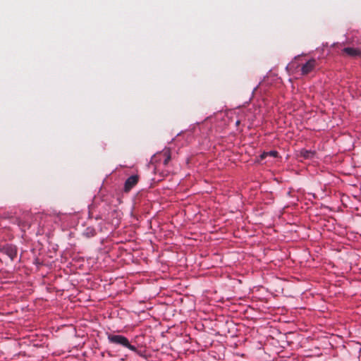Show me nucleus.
<instances>
[{
  "instance_id": "nucleus-1",
  "label": "nucleus",
  "mask_w": 361,
  "mask_h": 361,
  "mask_svg": "<svg viewBox=\"0 0 361 361\" xmlns=\"http://www.w3.org/2000/svg\"><path fill=\"white\" fill-rule=\"evenodd\" d=\"M108 339H109V342H111L112 343L121 345H122L125 348H127L128 349H129L133 352H135V353L137 351L136 347L131 345L129 343L128 339L123 336L110 334L108 336Z\"/></svg>"
},
{
  "instance_id": "nucleus-2",
  "label": "nucleus",
  "mask_w": 361,
  "mask_h": 361,
  "mask_svg": "<svg viewBox=\"0 0 361 361\" xmlns=\"http://www.w3.org/2000/svg\"><path fill=\"white\" fill-rule=\"evenodd\" d=\"M318 63L316 59H311L304 63L301 67V73L306 75L312 72L317 66Z\"/></svg>"
},
{
  "instance_id": "nucleus-3",
  "label": "nucleus",
  "mask_w": 361,
  "mask_h": 361,
  "mask_svg": "<svg viewBox=\"0 0 361 361\" xmlns=\"http://www.w3.org/2000/svg\"><path fill=\"white\" fill-rule=\"evenodd\" d=\"M0 251L6 255L11 261H13L17 256L18 250L15 245H6L1 247Z\"/></svg>"
},
{
  "instance_id": "nucleus-4",
  "label": "nucleus",
  "mask_w": 361,
  "mask_h": 361,
  "mask_svg": "<svg viewBox=\"0 0 361 361\" xmlns=\"http://www.w3.org/2000/svg\"><path fill=\"white\" fill-rule=\"evenodd\" d=\"M139 179L140 176L138 175H133L128 178L124 184V192H128L130 191L137 184Z\"/></svg>"
},
{
  "instance_id": "nucleus-5",
  "label": "nucleus",
  "mask_w": 361,
  "mask_h": 361,
  "mask_svg": "<svg viewBox=\"0 0 361 361\" xmlns=\"http://www.w3.org/2000/svg\"><path fill=\"white\" fill-rule=\"evenodd\" d=\"M343 52L350 56H361V51L353 47H345L343 49Z\"/></svg>"
},
{
  "instance_id": "nucleus-6",
  "label": "nucleus",
  "mask_w": 361,
  "mask_h": 361,
  "mask_svg": "<svg viewBox=\"0 0 361 361\" xmlns=\"http://www.w3.org/2000/svg\"><path fill=\"white\" fill-rule=\"evenodd\" d=\"M161 155L164 158L163 164L164 166H166L171 159L170 149H164L163 152L161 153Z\"/></svg>"
},
{
  "instance_id": "nucleus-7",
  "label": "nucleus",
  "mask_w": 361,
  "mask_h": 361,
  "mask_svg": "<svg viewBox=\"0 0 361 361\" xmlns=\"http://www.w3.org/2000/svg\"><path fill=\"white\" fill-rule=\"evenodd\" d=\"M300 154L305 159L311 158L314 153L312 151L306 150V149H302L300 151Z\"/></svg>"
},
{
  "instance_id": "nucleus-8",
  "label": "nucleus",
  "mask_w": 361,
  "mask_h": 361,
  "mask_svg": "<svg viewBox=\"0 0 361 361\" xmlns=\"http://www.w3.org/2000/svg\"><path fill=\"white\" fill-rule=\"evenodd\" d=\"M278 152L276 151H270L269 152H264L262 155H261V158L262 159H264L266 158L268 155L271 156V157H278Z\"/></svg>"
},
{
  "instance_id": "nucleus-9",
  "label": "nucleus",
  "mask_w": 361,
  "mask_h": 361,
  "mask_svg": "<svg viewBox=\"0 0 361 361\" xmlns=\"http://www.w3.org/2000/svg\"><path fill=\"white\" fill-rule=\"evenodd\" d=\"M85 235L87 237L94 236L96 234L95 230L92 228H87L85 231Z\"/></svg>"
}]
</instances>
